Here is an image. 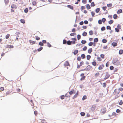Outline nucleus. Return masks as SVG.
I'll list each match as a JSON object with an SVG mask.
<instances>
[{"label":"nucleus","instance_id":"9","mask_svg":"<svg viewBox=\"0 0 123 123\" xmlns=\"http://www.w3.org/2000/svg\"><path fill=\"white\" fill-rule=\"evenodd\" d=\"M64 65L65 66H68L69 65V64L68 61H66Z\"/></svg>","mask_w":123,"mask_h":123},{"label":"nucleus","instance_id":"63","mask_svg":"<svg viewBox=\"0 0 123 123\" xmlns=\"http://www.w3.org/2000/svg\"><path fill=\"white\" fill-rule=\"evenodd\" d=\"M114 68V67L113 66H111L110 67V69L111 70H112Z\"/></svg>","mask_w":123,"mask_h":123},{"label":"nucleus","instance_id":"36","mask_svg":"<svg viewBox=\"0 0 123 123\" xmlns=\"http://www.w3.org/2000/svg\"><path fill=\"white\" fill-rule=\"evenodd\" d=\"M102 42L104 43H105L107 42V40L106 39H104L102 40Z\"/></svg>","mask_w":123,"mask_h":123},{"label":"nucleus","instance_id":"41","mask_svg":"<svg viewBox=\"0 0 123 123\" xmlns=\"http://www.w3.org/2000/svg\"><path fill=\"white\" fill-rule=\"evenodd\" d=\"M24 11L25 13H27L28 12V8H26L24 10Z\"/></svg>","mask_w":123,"mask_h":123},{"label":"nucleus","instance_id":"40","mask_svg":"<svg viewBox=\"0 0 123 123\" xmlns=\"http://www.w3.org/2000/svg\"><path fill=\"white\" fill-rule=\"evenodd\" d=\"M81 36L80 35L78 34L77 36V38L79 40Z\"/></svg>","mask_w":123,"mask_h":123},{"label":"nucleus","instance_id":"47","mask_svg":"<svg viewBox=\"0 0 123 123\" xmlns=\"http://www.w3.org/2000/svg\"><path fill=\"white\" fill-rule=\"evenodd\" d=\"M105 27L103 26L101 28V30L102 31L105 30Z\"/></svg>","mask_w":123,"mask_h":123},{"label":"nucleus","instance_id":"16","mask_svg":"<svg viewBox=\"0 0 123 123\" xmlns=\"http://www.w3.org/2000/svg\"><path fill=\"white\" fill-rule=\"evenodd\" d=\"M100 10V9L99 8H97L95 10V12L97 13H98L99 11Z\"/></svg>","mask_w":123,"mask_h":123},{"label":"nucleus","instance_id":"19","mask_svg":"<svg viewBox=\"0 0 123 123\" xmlns=\"http://www.w3.org/2000/svg\"><path fill=\"white\" fill-rule=\"evenodd\" d=\"M98 41V39L97 38H94V42L97 43Z\"/></svg>","mask_w":123,"mask_h":123},{"label":"nucleus","instance_id":"58","mask_svg":"<svg viewBox=\"0 0 123 123\" xmlns=\"http://www.w3.org/2000/svg\"><path fill=\"white\" fill-rule=\"evenodd\" d=\"M10 36V35L9 34H7V35H6V39H8L9 37Z\"/></svg>","mask_w":123,"mask_h":123},{"label":"nucleus","instance_id":"28","mask_svg":"<svg viewBox=\"0 0 123 123\" xmlns=\"http://www.w3.org/2000/svg\"><path fill=\"white\" fill-rule=\"evenodd\" d=\"M86 43V40H82L81 41V43L83 44H85Z\"/></svg>","mask_w":123,"mask_h":123},{"label":"nucleus","instance_id":"21","mask_svg":"<svg viewBox=\"0 0 123 123\" xmlns=\"http://www.w3.org/2000/svg\"><path fill=\"white\" fill-rule=\"evenodd\" d=\"M86 7L88 9H89L91 8L89 4H87L86 5Z\"/></svg>","mask_w":123,"mask_h":123},{"label":"nucleus","instance_id":"39","mask_svg":"<svg viewBox=\"0 0 123 123\" xmlns=\"http://www.w3.org/2000/svg\"><path fill=\"white\" fill-rule=\"evenodd\" d=\"M39 45L40 46H43V44L42 42H40L39 43Z\"/></svg>","mask_w":123,"mask_h":123},{"label":"nucleus","instance_id":"33","mask_svg":"<svg viewBox=\"0 0 123 123\" xmlns=\"http://www.w3.org/2000/svg\"><path fill=\"white\" fill-rule=\"evenodd\" d=\"M89 33L90 35H92L93 34V32L91 30L89 32Z\"/></svg>","mask_w":123,"mask_h":123},{"label":"nucleus","instance_id":"61","mask_svg":"<svg viewBox=\"0 0 123 123\" xmlns=\"http://www.w3.org/2000/svg\"><path fill=\"white\" fill-rule=\"evenodd\" d=\"M99 73L98 72V73H96L95 74V76L96 77L98 76L99 75Z\"/></svg>","mask_w":123,"mask_h":123},{"label":"nucleus","instance_id":"14","mask_svg":"<svg viewBox=\"0 0 123 123\" xmlns=\"http://www.w3.org/2000/svg\"><path fill=\"white\" fill-rule=\"evenodd\" d=\"M122 11L121 9L118 10L117 12V13L118 14H120V13L122 12Z\"/></svg>","mask_w":123,"mask_h":123},{"label":"nucleus","instance_id":"26","mask_svg":"<svg viewBox=\"0 0 123 123\" xmlns=\"http://www.w3.org/2000/svg\"><path fill=\"white\" fill-rule=\"evenodd\" d=\"M81 57L82 59H84L85 58L86 56L84 54H82L81 55Z\"/></svg>","mask_w":123,"mask_h":123},{"label":"nucleus","instance_id":"13","mask_svg":"<svg viewBox=\"0 0 123 123\" xmlns=\"http://www.w3.org/2000/svg\"><path fill=\"white\" fill-rule=\"evenodd\" d=\"M4 2L6 5H7L9 2V0H4Z\"/></svg>","mask_w":123,"mask_h":123},{"label":"nucleus","instance_id":"55","mask_svg":"<svg viewBox=\"0 0 123 123\" xmlns=\"http://www.w3.org/2000/svg\"><path fill=\"white\" fill-rule=\"evenodd\" d=\"M71 44L72 43L73 44H74L75 43V41H70Z\"/></svg>","mask_w":123,"mask_h":123},{"label":"nucleus","instance_id":"7","mask_svg":"<svg viewBox=\"0 0 123 123\" xmlns=\"http://www.w3.org/2000/svg\"><path fill=\"white\" fill-rule=\"evenodd\" d=\"M104 67V65H100L98 68L99 70H101Z\"/></svg>","mask_w":123,"mask_h":123},{"label":"nucleus","instance_id":"12","mask_svg":"<svg viewBox=\"0 0 123 123\" xmlns=\"http://www.w3.org/2000/svg\"><path fill=\"white\" fill-rule=\"evenodd\" d=\"M123 53V50L122 49L120 50L119 52V55H121Z\"/></svg>","mask_w":123,"mask_h":123},{"label":"nucleus","instance_id":"52","mask_svg":"<svg viewBox=\"0 0 123 123\" xmlns=\"http://www.w3.org/2000/svg\"><path fill=\"white\" fill-rule=\"evenodd\" d=\"M123 104V102L122 100H120V101L119 102V104L120 105H122Z\"/></svg>","mask_w":123,"mask_h":123},{"label":"nucleus","instance_id":"53","mask_svg":"<svg viewBox=\"0 0 123 123\" xmlns=\"http://www.w3.org/2000/svg\"><path fill=\"white\" fill-rule=\"evenodd\" d=\"M87 47L86 46H85L84 48H83V51H85L87 49Z\"/></svg>","mask_w":123,"mask_h":123},{"label":"nucleus","instance_id":"6","mask_svg":"<svg viewBox=\"0 0 123 123\" xmlns=\"http://www.w3.org/2000/svg\"><path fill=\"white\" fill-rule=\"evenodd\" d=\"M75 93L74 89H72L69 92V93L70 95H72L73 93Z\"/></svg>","mask_w":123,"mask_h":123},{"label":"nucleus","instance_id":"56","mask_svg":"<svg viewBox=\"0 0 123 123\" xmlns=\"http://www.w3.org/2000/svg\"><path fill=\"white\" fill-rule=\"evenodd\" d=\"M110 75L108 74V73H106V76L105 77H109Z\"/></svg>","mask_w":123,"mask_h":123},{"label":"nucleus","instance_id":"43","mask_svg":"<svg viewBox=\"0 0 123 123\" xmlns=\"http://www.w3.org/2000/svg\"><path fill=\"white\" fill-rule=\"evenodd\" d=\"M93 44V43L92 42H90L89 43L88 45L89 46H91Z\"/></svg>","mask_w":123,"mask_h":123},{"label":"nucleus","instance_id":"1","mask_svg":"<svg viewBox=\"0 0 123 123\" xmlns=\"http://www.w3.org/2000/svg\"><path fill=\"white\" fill-rule=\"evenodd\" d=\"M123 90V89L122 88H120L118 89H115V90L113 93V95L117 96V98L119 96H117L119 94L121 91H122Z\"/></svg>","mask_w":123,"mask_h":123},{"label":"nucleus","instance_id":"29","mask_svg":"<svg viewBox=\"0 0 123 123\" xmlns=\"http://www.w3.org/2000/svg\"><path fill=\"white\" fill-rule=\"evenodd\" d=\"M113 22V20H111L108 22V23L110 24H111Z\"/></svg>","mask_w":123,"mask_h":123},{"label":"nucleus","instance_id":"42","mask_svg":"<svg viewBox=\"0 0 123 123\" xmlns=\"http://www.w3.org/2000/svg\"><path fill=\"white\" fill-rule=\"evenodd\" d=\"M106 29L107 30H111V28L109 26H107L106 27Z\"/></svg>","mask_w":123,"mask_h":123},{"label":"nucleus","instance_id":"64","mask_svg":"<svg viewBox=\"0 0 123 123\" xmlns=\"http://www.w3.org/2000/svg\"><path fill=\"white\" fill-rule=\"evenodd\" d=\"M106 8H107V7L106 6H103L102 7V9L104 11L106 9Z\"/></svg>","mask_w":123,"mask_h":123},{"label":"nucleus","instance_id":"46","mask_svg":"<svg viewBox=\"0 0 123 123\" xmlns=\"http://www.w3.org/2000/svg\"><path fill=\"white\" fill-rule=\"evenodd\" d=\"M106 20V19L104 18H103L102 19V21L103 23H104L105 21Z\"/></svg>","mask_w":123,"mask_h":123},{"label":"nucleus","instance_id":"57","mask_svg":"<svg viewBox=\"0 0 123 123\" xmlns=\"http://www.w3.org/2000/svg\"><path fill=\"white\" fill-rule=\"evenodd\" d=\"M32 4L34 6H35L36 4V2L35 1H34L32 2Z\"/></svg>","mask_w":123,"mask_h":123},{"label":"nucleus","instance_id":"34","mask_svg":"<svg viewBox=\"0 0 123 123\" xmlns=\"http://www.w3.org/2000/svg\"><path fill=\"white\" fill-rule=\"evenodd\" d=\"M112 5L111 3H110L107 5V6L108 7H110L112 6Z\"/></svg>","mask_w":123,"mask_h":123},{"label":"nucleus","instance_id":"31","mask_svg":"<svg viewBox=\"0 0 123 123\" xmlns=\"http://www.w3.org/2000/svg\"><path fill=\"white\" fill-rule=\"evenodd\" d=\"M87 97L86 96V95H84L83 96V97L82 98V100H84L86 99Z\"/></svg>","mask_w":123,"mask_h":123},{"label":"nucleus","instance_id":"10","mask_svg":"<svg viewBox=\"0 0 123 123\" xmlns=\"http://www.w3.org/2000/svg\"><path fill=\"white\" fill-rule=\"evenodd\" d=\"M67 7L68 8L72 10L73 9V6H71V5H68L67 6Z\"/></svg>","mask_w":123,"mask_h":123},{"label":"nucleus","instance_id":"20","mask_svg":"<svg viewBox=\"0 0 123 123\" xmlns=\"http://www.w3.org/2000/svg\"><path fill=\"white\" fill-rule=\"evenodd\" d=\"M78 50H75L73 52L74 54V55H76L78 53Z\"/></svg>","mask_w":123,"mask_h":123},{"label":"nucleus","instance_id":"17","mask_svg":"<svg viewBox=\"0 0 123 123\" xmlns=\"http://www.w3.org/2000/svg\"><path fill=\"white\" fill-rule=\"evenodd\" d=\"M92 51V48H90L88 50V52L90 53Z\"/></svg>","mask_w":123,"mask_h":123},{"label":"nucleus","instance_id":"23","mask_svg":"<svg viewBox=\"0 0 123 123\" xmlns=\"http://www.w3.org/2000/svg\"><path fill=\"white\" fill-rule=\"evenodd\" d=\"M117 17V16L116 14H114L113 15V18L114 19H116Z\"/></svg>","mask_w":123,"mask_h":123},{"label":"nucleus","instance_id":"59","mask_svg":"<svg viewBox=\"0 0 123 123\" xmlns=\"http://www.w3.org/2000/svg\"><path fill=\"white\" fill-rule=\"evenodd\" d=\"M100 57L102 58L103 59L104 58V55L103 54H101L100 55Z\"/></svg>","mask_w":123,"mask_h":123},{"label":"nucleus","instance_id":"62","mask_svg":"<svg viewBox=\"0 0 123 123\" xmlns=\"http://www.w3.org/2000/svg\"><path fill=\"white\" fill-rule=\"evenodd\" d=\"M103 86L104 87H105L106 86V84L105 83H104L103 84Z\"/></svg>","mask_w":123,"mask_h":123},{"label":"nucleus","instance_id":"24","mask_svg":"<svg viewBox=\"0 0 123 123\" xmlns=\"http://www.w3.org/2000/svg\"><path fill=\"white\" fill-rule=\"evenodd\" d=\"M91 58V56L89 55H87L86 56V58L87 60H89Z\"/></svg>","mask_w":123,"mask_h":123},{"label":"nucleus","instance_id":"25","mask_svg":"<svg viewBox=\"0 0 123 123\" xmlns=\"http://www.w3.org/2000/svg\"><path fill=\"white\" fill-rule=\"evenodd\" d=\"M78 95V92H77L74 95V96L73 97V98L74 99L75 98H76L77 97V96Z\"/></svg>","mask_w":123,"mask_h":123},{"label":"nucleus","instance_id":"45","mask_svg":"<svg viewBox=\"0 0 123 123\" xmlns=\"http://www.w3.org/2000/svg\"><path fill=\"white\" fill-rule=\"evenodd\" d=\"M60 97L61 99H63L64 98L65 96L64 95H62L60 96Z\"/></svg>","mask_w":123,"mask_h":123},{"label":"nucleus","instance_id":"2","mask_svg":"<svg viewBox=\"0 0 123 123\" xmlns=\"http://www.w3.org/2000/svg\"><path fill=\"white\" fill-rule=\"evenodd\" d=\"M113 63L114 64L117 65H119L120 64L119 61L118 60L117 58H115L113 59Z\"/></svg>","mask_w":123,"mask_h":123},{"label":"nucleus","instance_id":"35","mask_svg":"<svg viewBox=\"0 0 123 123\" xmlns=\"http://www.w3.org/2000/svg\"><path fill=\"white\" fill-rule=\"evenodd\" d=\"M29 42L31 43H32V44H34L35 43V42L32 40H30L29 41Z\"/></svg>","mask_w":123,"mask_h":123},{"label":"nucleus","instance_id":"48","mask_svg":"<svg viewBox=\"0 0 123 123\" xmlns=\"http://www.w3.org/2000/svg\"><path fill=\"white\" fill-rule=\"evenodd\" d=\"M36 38V39L37 40H39L40 39V38L39 37H38L37 36H36L35 37Z\"/></svg>","mask_w":123,"mask_h":123},{"label":"nucleus","instance_id":"32","mask_svg":"<svg viewBox=\"0 0 123 123\" xmlns=\"http://www.w3.org/2000/svg\"><path fill=\"white\" fill-rule=\"evenodd\" d=\"M117 28L118 29H121V25H120L119 24L117 26Z\"/></svg>","mask_w":123,"mask_h":123},{"label":"nucleus","instance_id":"15","mask_svg":"<svg viewBox=\"0 0 123 123\" xmlns=\"http://www.w3.org/2000/svg\"><path fill=\"white\" fill-rule=\"evenodd\" d=\"M11 7L12 8H16V5L14 4H12L11 6Z\"/></svg>","mask_w":123,"mask_h":123},{"label":"nucleus","instance_id":"22","mask_svg":"<svg viewBox=\"0 0 123 123\" xmlns=\"http://www.w3.org/2000/svg\"><path fill=\"white\" fill-rule=\"evenodd\" d=\"M21 23L24 24L25 23V21L24 19H21L20 20Z\"/></svg>","mask_w":123,"mask_h":123},{"label":"nucleus","instance_id":"5","mask_svg":"<svg viewBox=\"0 0 123 123\" xmlns=\"http://www.w3.org/2000/svg\"><path fill=\"white\" fill-rule=\"evenodd\" d=\"M6 47L7 48H13V46L12 45H6Z\"/></svg>","mask_w":123,"mask_h":123},{"label":"nucleus","instance_id":"54","mask_svg":"<svg viewBox=\"0 0 123 123\" xmlns=\"http://www.w3.org/2000/svg\"><path fill=\"white\" fill-rule=\"evenodd\" d=\"M91 13L92 17H94L95 14V13L93 12H91Z\"/></svg>","mask_w":123,"mask_h":123},{"label":"nucleus","instance_id":"30","mask_svg":"<svg viewBox=\"0 0 123 123\" xmlns=\"http://www.w3.org/2000/svg\"><path fill=\"white\" fill-rule=\"evenodd\" d=\"M67 44L69 45H71V44L70 42V41L68 40L67 41Z\"/></svg>","mask_w":123,"mask_h":123},{"label":"nucleus","instance_id":"18","mask_svg":"<svg viewBox=\"0 0 123 123\" xmlns=\"http://www.w3.org/2000/svg\"><path fill=\"white\" fill-rule=\"evenodd\" d=\"M82 36H85L87 35V33L85 31H84L82 34Z\"/></svg>","mask_w":123,"mask_h":123},{"label":"nucleus","instance_id":"49","mask_svg":"<svg viewBox=\"0 0 123 123\" xmlns=\"http://www.w3.org/2000/svg\"><path fill=\"white\" fill-rule=\"evenodd\" d=\"M80 115L82 116H84L85 115V114L84 112H82L80 113Z\"/></svg>","mask_w":123,"mask_h":123},{"label":"nucleus","instance_id":"3","mask_svg":"<svg viewBox=\"0 0 123 123\" xmlns=\"http://www.w3.org/2000/svg\"><path fill=\"white\" fill-rule=\"evenodd\" d=\"M106 111V109L105 108H103L101 110V113L102 114L105 113Z\"/></svg>","mask_w":123,"mask_h":123},{"label":"nucleus","instance_id":"4","mask_svg":"<svg viewBox=\"0 0 123 123\" xmlns=\"http://www.w3.org/2000/svg\"><path fill=\"white\" fill-rule=\"evenodd\" d=\"M91 68V67L90 66V65H89L85 69H86V70H89Z\"/></svg>","mask_w":123,"mask_h":123},{"label":"nucleus","instance_id":"11","mask_svg":"<svg viewBox=\"0 0 123 123\" xmlns=\"http://www.w3.org/2000/svg\"><path fill=\"white\" fill-rule=\"evenodd\" d=\"M96 108V107L95 105H93L92 107V110H94Z\"/></svg>","mask_w":123,"mask_h":123},{"label":"nucleus","instance_id":"44","mask_svg":"<svg viewBox=\"0 0 123 123\" xmlns=\"http://www.w3.org/2000/svg\"><path fill=\"white\" fill-rule=\"evenodd\" d=\"M102 21L101 20H99L98 21V23L99 24H102Z\"/></svg>","mask_w":123,"mask_h":123},{"label":"nucleus","instance_id":"38","mask_svg":"<svg viewBox=\"0 0 123 123\" xmlns=\"http://www.w3.org/2000/svg\"><path fill=\"white\" fill-rule=\"evenodd\" d=\"M95 5L94 4V2H92L91 5V7H93L95 6Z\"/></svg>","mask_w":123,"mask_h":123},{"label":"nucleus","instance_id":"37","mask_svg":"<svg viewBox=\"0 0 123 123\" xmlns=\"http://www.w3.org/2000/svg\"><path fill=\"white\" fill-rule=\"evenodd\" d=\"M92 64L93 66H95L96 65L97 63L95 62L94 61L92 62Z\"/></svg>","mask_w":123,"mask_h":123},{"label":"nucleus","instance_id":"60","mask_svg":"<svg viewBox=\"0 0 123 123\" xmlns=\"http://www.w3.org/2000/svg\"><path fill=\"white\" fill-rule=\"evenodd\" d=\"M115 31L117 32H118L119 31V30L117 28H115Z\"/></svg>","mask_w":123,"mask_h":123},{"label":"nucleus","instance_id":"27","mask_svg":"<svg viewBox=\"0 0 123 123\" xmlns=\"http://www.w3.org/2000/svg\"><path fill=\"white\" fill-rule=\"evenodd\" d=\"M43 49V48L42 47H40V48L37 49V51L39 52L41 50Z\"/></svg>","mask_w":123,"mask_h":123},{"label":"nucleus","instance_id":"51","mask_svg":"<svg viewBox=\"0 0 123 123\" xmlns=\"http://www.w3.org/2000/svg\"><path fill=\"white\" fill-rule=\"evenodd\" d=\"M47 46L49 47H51V45L48 42H47Z\"/></svg>","mask_w":123,"mask_h":123},{"label":"nucleus","instance_id":"8","mask_svg":"<svg viewBox=\"0 0 123 123\" xmlns=\"http://www.w3.org/2000/svg\"><path fill=\"white\" fill-rule=\"evenodd\" d=\"M111 45L114 47L116 46L117 45V43H116L113 42L111 44Z\"/></svg>","mask_w":123,"mask_h":123},{"label":"nucleus","instance_id":"50","mask_svg":"<svg viewBox=\"0 0 123 123\" xmlns=\"http://www.w3.org/2000/svg\"><path fill=\"white\" fill-rule=\"evenodd\" d=\"M67 41L65 39H64L63 40V44H64L67 43Z\"/></svg>","mask_w":123,"mask_h":123}]
</instances>
